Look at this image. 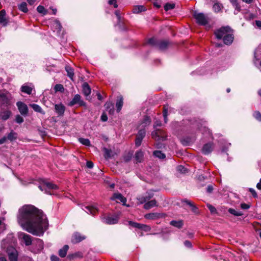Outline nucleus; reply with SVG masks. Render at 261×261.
Returning <instances> with one entry per match:
<instances>
[{"label":"nucleus","mask_w":261,"mask_h":261,"mask_svg":"<svg viewBox=\"0 0 261 261\" xmlns=\"http://www.w3.org/2000/svg\"><path fill=\"white\" fill-rule=\"evenodd\" d=\"M17 221L24 230L38 236H42L48 227L46 216L32 205H24L19 209Z\"/></svg>","instance_id":"1"},{"label":"nucleus","mask_w":261,"mask_h":261,"mask_svg":"<svg viewBox=\"0 0 261 261\" xmlns=\"http://www.w3.org/2000/svg\"><path fill=\"white\" fill-rule=\"evenodd\" d=\"M38 188L41 191H44L45 193L49 195H56L57 191L59 189L57 185L44 180L40 183Z\"/></svg>","instance_id":"2"},{"label":"nucleus","mask_w":261,"mask_h":261,"mask_svg":"<svg viewBox=\"0 0 261 261\" xmlns=\"http://www.w3.org/2000/svg\"><path fill=\"white\" fill-rule=\"evenodd\" d=\"M162 123L160 121L156 120L153 125L155 130L151 133V136L152 138L157 141H163L166 139L167 136L166 133L162 130L156 129V127L161 126Z\"/></svg>","instance_id":"3"},{"label":"nucleus","mask_w":261,"mask_h":261,"mask_svg":"<svg viewBox=\"0 0 261 261\" xmlns=\"http://www.w3.org/2000/svg\"><path fill=\"white\" fill-rule=\"evenodd\" d=\"M181 205H180L184 209L187 211L190 210L195 215L199 214V209L195 203L192 201L187 199L181 200Z\"/></svg>","instance_id":"4"},{"label":"nucleus","mask_w":261,"mask_h":261,"mask_svg":"<svg viewBox=\"0 0 261 261\" xmlns=\"http://www.w3.org/2000/svg\"><path fill=\"white\" fill-rule=\"evenodd\" d=\"M231 32H232V29L230 27H222L216 30L214 32V35L217 39L221 40Z\"/></svg>","instance_id":"5"},{"label":"nucleus","mask_w":261,"mask_h":261,"mask_svg":"<svg viewBox=\"0 0 261 261\" xmlns=\"http://www.w3.org/2000/svg\"><path fill=\"white\" fill-rule=\"evenodd\" d=\"M193 16L195 19L196 22L200 25L205 26L208 23V18L203 13L195 12Z\"/></svg>","instance_id":"6"},{"label":"nucleus","mask_w":261,"mask_h":261,"mask_svg":"<svg viewBox=\"0 0 261 261\" xmlns=\"http://www.w3.org/2000/svg\"><path fill=\"white\" fill-rule=\"evenodd\" d=\"M12 95L8 92L0 93V106L8 107L11 104Z\"/></svg>","instance_id":"7"},{"label":"nucleus","mask_w":261,"mask_h":261,"mask_svg":"<svg viewBox=\"0 0 261 261\" xmlns=\"http://www.w3.org/2000/svg\"><path fill=\"white\" fill-rule=\"evenodd\" d=\"M148 43L153 45H156L161 50H164L166 49L169 44V43L167 41H158L154 38L149 39L148 40Z\"/></svg>","instance_id":"8"},{"label":"nucleus","mask_w":261,"mask_h":261,"mask_svg":"<svg viewBox=\"0 0 261 261\" xmlns=\"http://www.w3.org/2000/svg\"><path fill=\"white\" fill-rule=\"evenodd\" d=\"M7 252L10 261H17L18 253L15 248L9 246L7 248Z\"/></svg>","instance_id":"9"},{"label":"nucleus","mask_w":261,"mask_h":261,"mask_svg":"<svg viewBox=\"0 0 261 261\" xmlns=\"http://www.w3.org/2000/svg\"><path fill=\"white\" fill-rule=\"evenodd\" d=\"M166 214L160 213H150L145 215L144 217L148 220H156L159 218H165Z\"/></svg>","instance_id":"10"},{"label":"nucleus","mask_w":261,"mask_h":261,"mask_svg":"<svg viewBox=\"0 0 261 261\" xmlns=\"http://www.w3.org/2000/svg\"><path fill=\"white\" fill-rule=\"evenodd\" d=\"M119 217L117 215H111L102 218V222L107 224H115L118 221Z\"/></svg>","instance_id":"11"},{"label":"nucleus","mask_w":261,"mask_h":261,"mask_svg":"<svg viewBox=\"0 0 261 261\" xmlns=\"http://www.w3.org/2000/svg\"><path fill=\"white\" fill-rule=\"evenodd\" d=\"M81 96L79 94H76L71 101H70L68 105L69 106H73L76 104H79L80 106H85V102L81 99Z\"/></svg>","instance_id":"12"},{"label":"nucleus","mask_w":261,"mask_h":261,"mask_svg":"<svg viewBox=\"0 0 261 261\" xmlns=\"http://www.w3.org/2000/svg\"><path fill=\"white\" fill-rule=\"evenodd\" d=\"M16 106L21 115L23 116H27L28 115V108L26 104L21 101H18L16 103Z\"/></svg>","instance_id":"13"},{"label":"nucleus","mask_w":261,"mask_h":261,"mask_svg":"<svg viewBox=\"0 0 261 261\" xmlns=\"http://www.w3.org/2000/svg\"><path fill=\"white\" fill-rule=\"evenodd\" d=\"M115 14L117 18L118 22L117 25H118L119 29L121 30H126V29L124 26V23L123 19L121 16L120 12L119 10L115 11Z\"/></svg>","instance_id":"14"},{"label":"nucleus","mask_w":261,"mask_h":261,"mask_svg":"<svg viewBox=\"0 0 261 261\" xmlns=\"http://www.w3.org/2000/svg\"><path fill=\"white\" fill-rule=\"evenodd\" d=\"M34 88V86L32 83H25L23 84L21 87V92L28 94H31L32 90Z\"/></svg>","instance_id":"15"},{"label":"nucleus","mask_w":261,"mask_h":261,"mask_svg":"<svg viewBox=\"0 0 261 261\" xmlns=\"http://www.w3.org/2000/svg\"><path fill=\"white\" fill-rule=\"evenodd\" d=\"M82 209L87 213L92 215H94L98 211L97 207L95 206L83 205L82 206Z\"/></svg>","instance_id":"16"},{"label":"nucleus","mask_w":261,"mask_h":261,"mask_svg":"<svg viewBox=\"0 0 261 261\" xmlns=\"http://www.w3.org/2000/svg\"><path fill=\"white\" fill-rule=\"evenodd\" d=\"M224 44L227 45H231L234 40V35L233 34V31L231 33H229L225 36V37L222 39Z\"/></svg>","instance_id":"17"},{"label":"nucleus","mask_w":261,"mask_h":261,"mask_svg":"<svg viewBox=\"0 0 261 261\" xmlns=\"http://www.w3.org/2000/svg\"><path fill=\"white\" fill-rule=\"evenodd\" d=\"M213 150V144L208 143L203 145L202 148V152L205 155L210 154Z\"/></svg>","instance_id":"18"},{"label":"nucleus","mask_w":261,"mask_h":261,"mask_svg":"<svg viewBox=\"0 0 261 261\" xmlns=\"http://www.w3.org/2000/svg\"><path fill=\"white\" fill-rule=\"evenodd\" d=\"M129 223L130 225L133 226V227L140 229L141 230H143L145 231H148L150 230V227L146 225L141 224L140 223H135L132 221H129Z\"/></svg>","instance_id":"19"},{"label":"nucleus","mask_w":261,"mask_h":261,"mask_svg":"<svg viewBox=\"0 0 261 261\" xmlns=\"http://www.w3.org/2000/svg\"><path fill=\"white\" fill-rule=\"evenodd\" d=\"M55 110L56 113L59 116H63L65 112V107L62 103L56 104L55 105Z\"/></svg>","instance_id":"20"},{"label":"nucleus","mask_w":261,"mask_h":261,"mask_svg":"<svg viewBox=\"0 0 261 261\" xmlns=\"http://www.w3.org/2000/svg\"><path fill=\"white\" fill-rule=\"evenodd\" d=\"M84 239H85V236H82L81 234L78 232H75L73 234L72 237L71 242L74 244H76L80 242Z\"/></svg>","instance_id":"21"},{"label":"nucleus","mask_w":261,"mask_h":261,"mask_svg":"<svg viewBox=\"0 0 261 261\" xmlns=\"http://www.w3.org/2000/svg\"><path fill=\"white\" fill-rule=\"evenodd\" d=\"M20 237H22L26 246H29L32 244L33 240L31 236L26 233H22L20 234Z\"/></svg>","instance_id":"22"},{"label":"nucleus","mask_w":261,"mask_h":261,"mask_svg":"<svg viewBox=\"0 0 261 261\" xmlns=\"http://www.w3.org/2000/svg\"><path fill=\"white\" fill-rule=\"evenodd\" d=\"M151 123V119L150 118L147 116H145L143 120H142V121L141 122L140 125H139V127L140 128V129H144L145 127H146L147 126L149 125Z\"/></svg>","instance_id":"23"},{"label":"nucleus","mask_w":261,"mask_h":261,"mask_svg":"<svg viewBox=\"0 0 261 261\" xmlns=\"http://www.w3.org/2000/svg\"><path fill=\"white\" fill-rule=\"evenodd\" d=\"M111 199L112 200H116L117 202L119 201L122 202L123 204H125V203L126 201V198L120 193H115Z\"/></svg>","instance_id":"24"},{"label":"nucleus","mask_w":261,"mask_h":261,"mask_svg":"<svg viewBox=\"0 0 261 261\" xmlns=\"http://www.w3.org/2000/svg\"><path fill=\"white\" fill-rule=\"evenodd\" d=\"M51 27L54 32L56 31L57 33H60L61 31L62 26L60 22L58 20L54 21Z\"/></svg>","instance_id":"25"},{"label":"nucleus","mask_w":261,"mask_h":261,"mask_svg":"<svg viewBox=\"0 0 261 261\" xmlns=\"http://www.w3.org/2000/svg\"><path fill=\"white\" fill-rule=\"evenodd\" d=\"M33 245H36L37 251L40 252L43 248V242L39 239H36L34 241Z\"/></svg>","instance_id":"26"},{"label":"nucleus","mask_w":261,"mask_h":261,"mask_svg":"<svg viewBox=\"0 0 261 261\" xmlns=\"http://www.w3.org/2000/svg\"><path fill=\"white\" fill-rule=\"evenodd\" d=\"M6 15V13L5 10L0 11V23L3 25H6L8 23Z\"/></svg>","instance_id":"27"},{"label":"nucleus","mask_w":261,"mask_h":261,"mask_svg":"<svg viewBox=\"0 0 261 261\" xmlns=\"http://www.w3.org/2000/svg\"><path fill=\"white\" fill-rule=\"evenodd\" d=\"M156 206L157 204L156 200H152L146 202L144 204V208L146 210H149Z\"/></svg>","instance_id":"28"},{"label":"nucleus","mask_w":261,"mask_h":261,"mask_svg":"<svg viewBox=\"0 0 261 261\" xmlns=\"http://www.w3.org/2000/svg\"><path fill=\"white\" fill-rule=\"evenodd\" d=\"M106 110L108 111L110 114H113L114 112V104L111 102H107L105 104Z\"/></svg>","instance_id":"29"},{"label":"nucleus","mask_w":261,"mask_h":261,"mask_svg":"<svg viewBox=\"0 0 261 261\" xmlns=\"http://www.w3.org/2000/svg\"><path fill=\"white\" fill-rule=\"evenodd\" d=\"M123 104V102L122 97L121 96L118 97L116 103V107L117 112H119L121 111Z\"/></svg>","instance_id":"30"},{"label":"nucleus","mask_w":261,"mask_h":261,"mask_svg":"<svg viewBox=\"0 0 261 261\" xmlns=\"http://www.w3.org/2000/svg\"><path fill=\"white\" fill-rule=\"evenodd\" d=\"M69 249V246L67 245H65L63 247L60 249L59 251V255L61 257H64L67 254V251Z\"/></svg>","instance_id":"31"},{"label":"nucleus","mask_w":261,"mask_h":261,"mask_svg":"<svg viewBox=\"0 0 261 261\" xmlns=\"http://www.w3.org/2000/svg\"><path fill=\"white\" fill-rule=\"evenodd\" d=\"M83 92L84 94L87 96L91 93V89L88 85V84L86 83H85L83 85Z\"/></svg>","instance_id":"32"},{"label":"nucleus","mask_w":261,"mask_h":261,"mask_svg":"<svg viewBox=\"0 0 261 261\" xmlns=\"http://www.w3.org/2000/svg\"><path fill=\"white\" fill-rule=\"evenodd\" d=\"M11 115V112L9 110L4 111L2 112L0 114L1 118L4 120H7L10 117Z\"/></svg>","instance_id":"33"},{"label":"nucleus","mask_w":261,"mask_h":261,"mask_svg":"<svg viewBox=\"0 0 261 261\" xmlns=\"http://www.w3.org/2000/svg\"><path fill=\"white\" fill-rule=\"evenodd\" d=\"M231 3L234 9L237 10L238 12H240L241 10V6L238 2V0H229Z\"/></svg>","instance_id":"34"},{"label":"nucleus","mask_w":261,"mask_h":261,"mask_svg":"<svg viewBox=\"0 0 261 261\" xmlns=\"http://www.w3.org/2000/svg\"><path fill=\"white\" fill-rule=\"evenodd\" d=\"M192 140L191 138L189 137L182 138L180 140V143L185 146H189L191 144Z\"/></svg>","instance_id":"35"},{"label":"nucleus","mask_w":261,"mask_h":261,"mask_svg":"<svg viewBox=\"0 0 261 261\" xmlns=\"http://www.w3.org/2000/svg\"><path fill=\"white\" fill-rule=\"evenodd\" d=\"M30 106L33 108V109L37 112L40 113L41 114H44V112L42 110V108L37 104H31Z\"/></svg>","instance_id":"36"},{"label":"nucleus","mask_w":261,"mask_h":261,"mask_svg":"<svg viewBox=\"0 0 261 261\" xmlns=\"http://www.w3.org/2000/svg\"><path fill=\"white\" fill-rule=\"evenodd\" d=\"M143 158V152L141 151H138L135 153V159L138 162H141Z\"/></svg>","instance_id":"37"},{"label":"nucleus","mask_w":261,"mask_h":261,"mask_svg":"<svg viewBox=\"0 0 261 261\" xmlns=\"http://www.w3.org/2000/svg\"><path fill=\"white\" fill-rule=\"evenodd\" d=\"M18 9L20 11L27 13L28 11V9L27 7V4L25 2H22L18 6Z\"/></svg>","instance_id":"38"},{"label":"nucleus","mask_w":261,"mask_h":261,"mask_svg":"<svg viewBox=\"0 0 261 261\" xmlns=\"http://www.w3.org/2000/svg\"><path fill=\"white\" fill-rule=\"evenodd\" d=\"M65 69L67 72V75L72 80L74 76L73 69L70 66H66Z\"/></svg>","instance_id":"39"},{"label":"nucleus","mask_w":261,"mask_h":261,"mask_svg":"<svg viewBox=\"0 0 261 261\" xmlns=\"http://www.w3.org/2000/svg\"><path fill=\"white\" fill-rule=\"evenodd\" d=\"M17 138V134L15 132L12 131L10 133H9L8 135V136L7 137V139L9 140L12 141L13 140H15Z\"/></svg>","instance_id":"40"},{"label":"nucleus","mask_w":261,"mask_h":261,"mask_svg":"<svg viewBox=\"0 0 261 261\" xmlns=\"http://www.w3.org/2000/svg\"><path fill=\"white\" fill-rule=\"evenodd\" d=\"M37 11L38 13L42 14L43 15H45L47 14V10H46L42 6L39 5L37 8Z\"/></svg>","instance_id":"41"},{"label":"nucleus","mask_w":261,"mask_h":261,"mask_svg":"<svg viewBox=\"0 0 261 261\" xmlns=\"http://www.w3.org/2000/svg\"><path fill=\"white\" fill-rule=\"evenodd\" d=\"M171 231L172 230L170 229V228H164L162 229L161 233L162 234V237L164 239H166L167 234H169Z\"/></svg>","instance_id":"42"},{"label":"nucleus","mask_w":261,"mask_h":261,"mask_svg":"<svg viewBox=\"0 0 261 261\" xmlns=\"http://www.w3.org/2000/svg\"><path fill=\"white\" fill-rule=\"evenodd\" d=\"M146 135V131L145 129H140L138 131V133L137 135V137L138 138L143 140Z\"/></svg>","instance_id":"43"},{"label":"nucleus","mask_w":261,"mask_h":261,"mask_svg":"<svg viewBox=\"0 0 261 261\" xmlns=\"http://www.w3.org/2000/svg\"><path fill=\"white\" fill-rule=\"evenodd\" d=\"M228 212L230 214H231L235 216H241L243 215V213L242 212H237L234 209H233L232 208H229L228 210Z\"/></svg>","instance_id":"44"},{"label":"nucleus","mask_w":261,"mask_h":261,"mask_svg":"<svg viewBox=\"0 0 261 261\" xmlns=\"http://www.w3.org/2000/svg\"><path fill=\"white\" fill-rule=\"evenodd\" d=\"M137 200L139 204L145 203L148 201L147 197L145 195L140 196L137 197Z\"/></svg>","instance_id":"45"},{"label":"nucleus","mask_w":261,"mask_h":261,"mask_svg":"<svg viewBox=\"0 0 261 261\" xmlns=\"http://www.w3.org/2000/svg\"><path fill=\"white\" fill-rule=\"evenodd\" d=\"M153 155L161 159H163L165 158L166 155L165 154L162 153L161 151L156 150L153 152Z\"/></svg>","instance_id":"46"},{"label":"nucleus","mask_w":261,"mask_h":261,"mask_svg":"<svg viewBox=\"0 0 261 261\" xmlns=\"http://www.w3.org/2000/svg\"><path fill=\"white\" fill-rule=\"evenodd\" d=\"M133 11L134 13H138L145 11V8L143 6H137L134 8Z\"/></svg>","instance_id":"47"},{"label":"nucleus","mask_w":261,"mask_h":261,"mask_svg":"<svg viewBox=\"0 0 261 261\" xmlns=\"http://www.w3.org/2000/svg\"><path fill=\"white\" fill-rule=\"evenodd\" d=\"M4 220L5 218L4 217H0V232L3 231L6 229Z\"/></svg>","instance_id":"48"},{"label":"nucleus","mask_w":261,"mask_h":261,"mask_svg":"<svg viewBox=\"0 0 261 261\" xmlns=\"http://www.w3.org/2000/svg\"><path fill=\"white\" fill-rule=\"evenodd\" d=\"M80 142L86 146H90V142L88 139L80 138L79 139Z\"/></svg>","instance_id":"49"},{"label":"nucleus","mask_w":261,"mask_h":261,"mask_svg":"<svg viewBox=\"0 0 261 261\" xmlns=\"http://www.w3.org/2000/svg\"><path fill=\"white\" fill-rule=\"evenodd\" d=\"M168 106H165L164 107L163 110V117L164 119V121L165 123L167 122L168 119H167V116H168Z\"/></svg>","instance_id":"50"},{"label":"nucleus","mask_w":261,"mask_h":261,"mask_svg":"<svg viewBox=\"0 0 261 261\" xmlns=\"http://www.w3.org/2000/svg\"><path fill=\"white\" fill-rule=\"evenodd\" d=\"M253 116L257 121L261 122V113H260L259 111H255L253 114Z\"/></svg>","instance_id":"51"},{"label":"nucleus","mask_w":261,"mask_h":261,"mask_svg":"<svg viewBox=\"0 0 261 261\" xmlns=\"http://www.w3.org/2000/svg\"><path fill=\"white\" fill-rule=\"evenodd\" d=\"M190 172V170L187 167L180 165V174H187Z\"/></svg>","instance_id":"52"},{"label":"nucleus","mask_w":261,"mask_h":261,"mask_svg":"<svg viewBox=\"0 0 261 261\" xmlns=\"http://www.w3.org/2000/svg\"><path fill=\"white\" fill-rule=\"evenodd\" d=\"M55 89L56 91L63 92L64 90V88L63 85L61 84H57L55 87Z\"/></svg>","instance_id":"53"},{"label":"nucleus","mask_w":261,"mask_h":261,"mask_svg":"<svg viewBox=\"0 0 261 261\" xmlns=\"http://www.w3.org/2000/svg\"><path fill=\"white\" fill-rule=\"evenodd\" d=\"M207 207H208V210H210V211L211 212V213L212 214H214L217 212L216 208L212 205H211L210 204H207Z\"/></svg>","instance_id":"54"},{"label":"nucleus","mask_w":261,"mask_h":261,"mask_svg":"<svg viewBox=\"0 0 261 261\" xmlns=\"http://www.w3.org/2000/svg\"><path fill=\"white\" fill-rule=\"evenodd\" d=\"M184 245L185 247L189 249H192L193 247L191 242L188 240H186L184 242Z\"/></svg>","instance_id":"55"},{"label":"nucleus","mask_w":261,"mask_h":261,"mask_svg":"<svg viewBox=\"0 0 261 261\" xmlns=\"http://www.w3.org/2000/svg\"><path fill=\"white\" fill-rule=\"evenodd\" d=\"M213 9L215 11V12H218L220 11L221 9V7H220V5H219V4L215 3L213 5Z\"/></svg>","instance_id":"56"},{"label":"nucleus","mask_w":261,"mask_h":261,"mask_svg":"<svg viewBox=\"0 0 261 261\" xmlns=\"http://www.w3.org/2000/svg\"><path fill=\"white\" fill-rule=\"evenodd\" d=\"M69 257H70V258H73L74 257H82L83 254L81 252H76L73 254L69 255Z\"/></svg>","instance_id":"57"},{"label":"nucleus","mask_w":261,"mask_h":261,"mask_svg":"<svg viewBox=\"0 0 261 261\" xmlns=\"http://www.w3.org/2000/svg\"><path fill=\"white\" fill-rule=\"evenodd\" d=\"M15 121L17 123L20 124L23 122V118L19 115H17L16 116Z\"/></svg>","instance_id":"58"},{"label":"nucleus","mask_w":261,"mask_h":261,"mask_svg":"<svg viewBox=\"0 0 261 261\" xmlns=\"http://www.w3.org/2000/svg\"><path fill=\"white\" fill-rule=\"evenodd\" d=\"M174 7V5H173V4H167L165 5V7H164V8H165V10L167 11L169 10H171V9H173Z\"/></svg>","instance_id":"59"},{"label":"nucleus","mask_w":261,"mask_h":261,"mask_svg":"<svg viewBox=\"0 0 261 261\" xmlns=\"http://www.w3.org/2000/svg\"><path fill=\"white\" fill-rule=\"evenodd\" d=\"M240 207L243 210H247L250 207V204L245 203H241Z\"/></svg>","instance_id":"60"},{"label":"nucleus","mask_w":261,"mask_h":261,"mask_svg":"<svg viewBox=\"0 0 261 261\" xmlns=\"http://www.w3.org/2000/svg\"><path fill=\"white\" fill-rule=\"evenodd\" d=\"M108 4L110 5H113L115 8H117L118 6L117 4V0H109Z\"/></svg>","instance_id":"61"},{"label":"nucleus","mask_w":261,"mask_h":261,"mask_svg":"<svg viewBox=\"0 0 261 261\" xmlns=\"http://www.w3.org/2000/svg\"><path fill=\"white\" fill-rule=\"evenodd\" d=\"M248 191L251 193L254 198H257L258 197L256 191L253 188H249Z\"/></svg>","instance_id":"62"},{"label":"nucleus","mask_w":261,"mask_h":261,"mask_svg":"<svg viewBox=\"0 0 261 261\" xmlns=\"http://www.w3.org/2000/svg\"><path fill=\"white\" fill-rule=\"evenodd\" d=\"M154 194L152 191H149L146 192L145 194V196L147 197L148 200L150 199L153 196Z\"/></svg>","instance_id":"63"},{"label":"nucleus","mask_w":261,"mask_h":261,"mask_svg":"<svg viewBox=\"0 0 261 261\" xmlns=\"http://www.w3.org/2000/svg\"><path fill=\"white\" fill-rule=\"evenodd\" d=\"M170 224L176 227L179 228V221H172L170 222Z\"/></svg>","instance_id":"64"}]
</instances>
